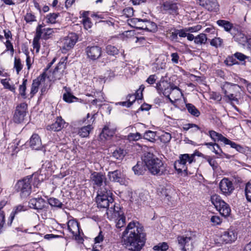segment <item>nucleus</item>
I'll list each match as a JSON object with an SVG mask.
<instances>
[{
	"label": "nucleus",
	"mask_w": 251,
	"mask_h": 251,
	"mask_svg": "<svg viewBox=\"0 0 251 251\" xmlns=\"http://www.w3.org/2000/svg\"><path fill=\"white\" fill-rule=\"evenodd\" d=\"M172 138V136L168 132H164L160 136V140L163 143H169Z\"/></svg>",
	"instance_id": "obj_52"
},
{
	"label": "nucleus",
	"mask_w": 251,
	"mask_h": 251,
	"mask_svg": "<svg viewBox=\"0 0 251 251\" xmlns=\"http://www.w3.org/2000/svg\"><path fill=\"white\" fill-rule=\"evenodd\" d=\"M122 236L125 244L132 251H139L145 245L143 227L138 221L128 223Z\"/></svg>",
	"instance_id": "obj_1"
},
{
	"label": "nucleus",
	"mask_w": 251,
	"mask_h": 251,
	"mask_svg": "<svg viewBox=\"0 0 251 251\" xmlns=\"http://www.w3.org/2000/svg\"><path fill=\"white\" fill-rule=\"evenodd\" d=\"M64 69L63 62H59L54 70L50 72L48 78L50 81H54L56 80L60 79L63 75V71Z\"/></svg>",
	"instance_id": "obj_18"
},
{
	"label": "nucleus",
	"mask_w": 251,
	"mask_h": 251,
	"mask_svg": "<svg viewBox=\"0 0 251 251\" xmlns=\"http://www.w3.org/2000/svg\"><path fill=\"white\" fill-rule=\"evenodd\" d=\"M6 201H0V233L2 232V228L5 223L4 214L3 211L1 209L6 205Z\"/></svg>",
	"instance_id": "obj_36"
},
{
	"label": "nucleus",
	"mask_w": 251,
	"mask_h": 251,
	"mask_svg": "<svg viewBox=\"0 0 251 251\" xmlns=\"http://www.w3.org/2000/svg\"><path fill=\"white\" fill-rule=\"evenodd\" d=\"M197 3L210 11L217 12L219 5L216 0H197Z\"/></svg>",
	"instance_id": "obj_16"
},
{
	"label": "nucleus",
	"mask_w": 251,
	"mask_h": 251,
	"mask_svg": "<svg viewBox=\"0 0 251 251\" xmlns=\"http://www.w3.org/2000/svg\"><path fill=\"white\" fill-rule=\"evenodd\" d=\"M206 159L209 165L213 168V169L217 168L218 163L214 158H212L210 156H207L206 157Z\"/></svg>",
	"instance_id": "obj_58"
},
{
	"label": "nucleus",
	"mask_w": 251,
	"mask_h": 251,
	"mask_svg": "<svg viewBox=\"0 0 251 251\" xmlns=\"http://www.w3.org/2000/svg\"><path fill=\"white\" fill-rule=\"evenodd\" d=\"M68 230L72 234L73 238L78 241L82 240L80 235V227L78 222L75 220H70L67 223Z\"/></svg>",
	"instance_id": "obj_12"
},
{
	"label": "nucleus",
	"mask_w": 251,
	"mask_h": 251,
	"mask_svg": "<svg viewBox=\"0 0 251 251\" xmlns=\"http://www.w3.org/2000/svg\"><path fill=\"white\" fill-rule=\"evenodd\" d=\"M27 105L25 103H21L16 107L13 116V121L16 123H21L25 119Z\"/></svg>",
	"instance_id": "obj_14"
},
{
	"label": "nucleus",
	"mask_w": 251,
	"mask_h": 251,
	"mask_svg": "<svg viewBox=\"0 0 251 251\" xmlns=\"http://www.w3.org/2000/svg\"><path fill=\"white\" fill-rule=\"evenodd\" d=\"M231 35L235 41L243 45L247 43L249 40L244 33L238 30L236 28L233 29V31L231 32Z\"/></svg>",
	"instance_id": "obj_25"
},
{
	"label": "nucleus",
	"mask_w": 251,
	"mask_h": 251,
	"mask_svg": "<svg viewBox=\"0 0 251 251\" xmlns=\"http://www.w3.org/2000/svg\"><path fill=\"white\" fill-rule=\"evenodd\" d=\"M201 27L202 26L201 25H198L195 26L187 28V30L188 31V32H196L200 30L201 29Z\"/></svg>",
	"instance_id": "obj_64"
},
{
	"label": "nucleus",
	"mask_w": 251,
	"mask_h": 251,
	"mask_svg": "<svg viewBox=\"0 0 251 251\" xmlns=\"http://www.w3.org/2000/svg\"><path fill=\"white\" fill-rule=\"evenodd\" d=\"M77 39L78 37L75 33H71L69 34L62 41V52L65 53L72 49L76 43Z\"/></svg>",
	"instance_id": "obj_11"
},
{
	"label": "nucleus",
	"mask_w": 251,
	"mask_h": 251,
	"mask_svg": "<svg viewBox=\"0 0 251 251\" xmlns=\"http://www.w3.org/2000/svg\"><path fill=\"white\" fill-rule=\"evenodd\" d=\"M106 51L109 55H115L118 54L119 50L116 47L109 45L106 46Z\"/></svg>",
	"instance_id": "obj_47"
},
{
	"label": "nucleus",
	"mask_w": 251,
	"mask_h": 251,
	"mask_svg": "<svg viewBox=\"0 0 251 251\" xmlns=\"http://www.w3.org/2000/svg\"><path fill=\"white\" fill-rule=\"evenodd\" d=\"M108 176L109 179L112 181L120 183L123 182L122 174L119 170L109 172Z\"/></svg>",
	"instance_id": "obj_28"
},
{
	"label": "nucleus",
	"mask_w": 251,
	"mask_h": 251,
	"mask_svg": "<svg viewBox=\"0 0 251 251\" xmlns=\"http://www.w3.org/2000/svg\"><path fill=\"white\" fill-rule=\"evenodd\" d=\"M48 202L51 206L61 208L63 205L61 202H60L58 199L54 198H50L48 200Z\"/></svg>",
	"instance_id": "obj_48"
},
{
	"label": "nucleus",
	"mask_w": 251,
	"mask_h": 251,
	"mask_svg": "<svg viewBox=\"0 0 251 251\" xmlns=\"http://www.w3.org/2000/svg\"><path fill=\"white\" fill-rule=\"evenodd\" d=\"M63 99L64 100L68 103L73 102L75 101V100L77 99L75 97L72 95L69 92H67L64 94Z\"/></svg>",
	"instance_id": "obj_49"
},
{
	"label": "nucleus",
	"mask_w": 251,
	"mask_h": 251,
	"mask_svg": "<svg viewBox=\"0 0 251 251\" xmlns=\"http://www.w3.org/2000/svg\"><path fill=\"white\" fill-rule=\"evenodd\" d=\"M168 247L169 246L166 243L163 242L154 246L153 249L155 251H166L168 250Z\"/></svg>",
	"instance_id": "obj_54"
},
{
	"label": "nucleus",
	"mask_w": 251,
	"mask_h": 251,
	"mask_svg": "<svg viewBox=\"0 0 251 251\" xmlns=\"http://www.w3.org/2000/svg\"><path fill=\"white\" fill-rule=\"evenodd\" d=\"M30 146L33 149L39 150L42 147V142L40 137L37 134H33L30 139Z\"/></svg>",
	"instance_id": "obj_27"
},
{
	"label": "nucleus",
	"mask_w": 251,
	"mask_h": 251,
	"mask_svg": "<svg viewBox=\"0 0 251 251\" xmlns=\"http://www.w3.org/2000/svg\"><path fill=\"white\" fill-rule=\"evenodd\" d=\"M1 83L3 85L4 88L8 89L14 93L16 92V87L14 84H10L9 80L7 79H3L1 80Z\"/></svg>",
	"instance_id": "obj_39"
},
{
	"label": "nucleus",
	"mask_w": 251,
	"mask_h": 251,
	"mask_svg": "<svg viewBox=\"0 0 251 251\" xmlns=\"http://www.w3.org/2000/svg\"><path fill=\"white\" fill-rule=\"evenodd\" d=\"M195 155L194 154H181L179 157V159L175 162V168L178 173L184 172L186 174L187 168L186 166L188 162L189 164L192 163L194 160Z\"/></svg>",
	"instance_id": "obj_9"
},
{
	"label": "nucleus",
	"mask_w": 251,
	"mask_h": 251,
	"mask_svg": "<svg viewBox=\"0 0 251 251\" xmlns=\"http://www.w3.org/2000/svg\"><path fill=\"white\" fill-rule=\"evenodd\" d=\"M132 170L134 174L139 176L143 175L146 171V167L143 162H138L135 166L133 167Z\"/></svg>",
	"instance_id": "obj_31"
},
{
	"label": "nucleus",
	"mask_w": 251,
	"mask_h": 251,
	"mask_svg": "<svg viewBox=\"0 0 251 251\" xmlns=\"http://www.w3.org/2000/svg\"><path fill=\"white\" fill-rule=\"evenodd\" d=\"M166 37L172 41H177V29L171 28L167 30Z\"/></svg>",
	"instance_id": "obj_34"
},
{
	"label": "nucleus",
	"mask_w": 251,
	"mask_h": 251,
	"mask_svg": "<svg viewBox=\"0 0 251 251\" xmlns=\"http://www.w3.org/2000/svg\"><path fill=\"white\" fill-rule=\"evenodd\" d=\"M58 14L56 13H50L47 15L46 20L47 23L50 24H54L56 22V19L58 17Z\"/></svg>",
	"instance_id": "obj_51"
},
{
	"label": "nucleus",
	"mask_w": 251,
	"mask_h": 251,
	"mask_svg": "<svg viewBox=\"0 0 251 251\" xmlns=\"http://www.w3.org/2000/svg\"><path fill=\"white\" fill-rule=\"evenodd\" d=\"M123 13L126 17H130L133 15V9L131 7H127L123 10Z\"/></svg>",
	"instance_id": "obj_59"
},
{
	"label": "nucleus",
	"mask_w": 251,
	"mask_h": 251,
	"mask_svg": "<svg viewBox=\"0 0 251 251\" xmlns=\"http://www.w3.org/2000/svg\"><path fill=\"white\" fill-rule=\"evenodd\" d=\"M106 214L107 218L110 220H114L116 223V226L117 228H120L124 226L126 224V218L124 212L119 205H114V207L108 208L107 210Z\"/></svg>",
	"instance_id": "obj_4"
},
{
	"label": "nucleus",
	"mask_w": 251,
	"mask_h": 251,
	"mask_svg": "<svg viewBox=\"0 0 251 251\" xmlns=\"http://www.w3.org/2000/svg\"><path fill=\"white\" fill-rule=\"evenodd\" d=\"M128 98H133V102L135 101V100H141L143 97L142 93H141L139 91H137L136 93V95H128L127 96Z\"/></svg>",
	"instance_id": "obj_57"
},
{
	"label": "nucleus",
	"mask_w": 251,
	"mask_h": 251,
	"mask_svg": "<svg viewBox=\"0 0 251 251\" xmlns=\"http://www.w3.org/2000/svg\"><path fill=\"white\" fill-rule=\"evenodd\" d=\"M27 210L26 207L25 206L23 205L19 204L16 206H15L13 211L11 212L10 218V224L12 222L14 218L15 215L19 212L25 211Z\"/></svg>",
	"instance_id": "obj_33"
},
{
	"label": "nucleus",
	"mask_w": 251,
	"mask_h": 251,
	"mask_svg": "<svg viewBox=\"0 0 251 251\" xmlns=\"http://www.w3.org/2000/svg\"><path fill=\"white\" fill-rule=\"evenodd\" d=\"M210 200L212 204L222 216L225 217L229 216L231 212L230 207L221 199L220 196L217 194L213 195L211 196Z\"/></svg>",
	"instance_id": "obj_8"
},
{
	"label": "nucleus",
	"mask_w": 251,
	"mask_h": 251,
	"mask_svg": "<svg viewBox=\"0 0 251 251\" xmlns=\"http://www.w3.org/2000/svg\"><path fill=\"white\" fill-rule=\"evenodd\" d=\"M115 131L116 128L112 127L110 124H109L104 126L100 135L103 136L105 138L106 137H111L114 135Z\"/></svg>",
	"instance_id": "obj_30"
},
{
	"label": "nucleus",
	"mask_w": 251,
	"mask_h": 251,
	"mask_svg": "<svg viewBox=\"0 0 251 251\" xmlns=\"http://www.w3.org/2000/svg\"><path fill=\"white\" fill-rule=\"evenodd\" d=\"M162 6L164 10L168 11L170 13H177L178 7L177 4L170 0H167L164 2Z\"/></svg>",
	"instance_id": "obj_26"
},
{
	"label": "nucleus",
	"mask_w": 251,
	"mask_h": 251,
	"mask_svg": "<svg viewBox=\"0 0 251 251\" xmlns=\"http://www.w3.org/2000/svg\"><path fill=\"white\" fill-rule=\"evenodd\" d=\"M90 179L94 186L100 187L105 181L106 178L101 173L94 172L91 174Z\"/></svg>",
	"instance_id": "obj_23"
},
{
	"label": "nucleus",
	"mask_w": 251,
	"mask_h": 251,
	"mask_svg": "<svg viewBox=\"0 0 251 251\" xmlns=\"http://www.w3.org/2000/svg\"><path fill=\"white\" fill-rule=\"evenodd\" d=\"M40 38L36 34L33 40V47L34 49L36 50V53L39 52L40 48Z\"/></svg>",
	"instance_id": "obj_53"
},
{
	"label": "nucleus",
	"mask_w": 251,
	"mask_h": 251,
	"mask_svg": "<svg viewBox=\"0 0 251 251\" xmlns=\"http://www.w3.org/2000/svg\"><path fill=\"white\" fill-rule=\"evenodd\" d=\"M225 62L226 65L229 66H232L233 64L237 63V61L233 56L228 57L225 60Z\"/></svg>",
	"instance_id": "obj_61"
},
{
	"label": "nucleus",
	"mask_w": 251,
	"mask_h": 251,
	"mask_svg": "<svg viewBox=\"0 0 251 251\" xmlns=\"http://www.w3.org/2000/svg\"><path fill=\"white\" fill-rule=\"evenodd\" d=\"M85 52L87 58L92 61L98 59L102 54L101 49L98 46H88L85 48Z\"/></svg>",
	"instance_id": "obj_13"
},
{
	"label": "nucleus",
	"mask_w": 251,
	"mask_h": 251,
	"mask_svg": "<svg viewBox=\"0 0 251 251\" xmlns=\"http://www.w3.org/2000/svg\"><path fill=\"white\" fill-rule=\"evenodd\" d=\"M156 88L159 93L162 92L167 97L171 95L172 98L175 100H179L183 96L182 92L178 87L164 80H161L158 82Z\"/></svg>",
	"instance_id": "obj_3"
},
{
	"label": "nucleus",
	"mask_w": 251,
	"mask_h": 251,
	"mask_svg": "<svg viewBox=\"0 0 251 251\" xmlns=\"http://www.w3.org/2000/svg\"><path fill=\"white\" fill-rule=\"evenodd\" d=\"M237 238V233L234 230L229 229L225 231L220 237V241L225 244L231 243Z\"/></svg>",
	"instance_id": "obj_17"
},
{
	"label": "nucleus",
	"mask_w": 251,
	"mask_h": 251,
	"mask_svg": "<svg viewBox=\"0 0 251 251\" xmlns=\"http://www.w3.org/2000/svg\"><path fill=\"white\" fill-rule=\"evenodd\" d=\"M65 124V122L62 118L61 117H58L54 123L52 124L51 125L47 126V129L49 130H52L53 131H60L64 127Z\"/></svg>",
	"instance_id": "obj_24"
},
{
	"label": "nucleus",
	"mask_w": 251,
	"mask_h": 251,
	"mask_svg": "<svg viewBox=\"0 0 251 251\" xmlns=\"http://www.w3.org/2000/svg\"><path fill=\"white\" fill-rule=\"evenodd\" d=\"M145 27L146 30L151 32L155 31L157 29V25L156 24L149 20L146 21V25Z\"/></svg>",
	"instance_id": "obj_45"
},
{
	"label": "nucleus",
	"mask_w": 251,
	"mask_h": 251,
	"mask_svg": "<svg viewBox=\"0 0 251 251\" xmlns=\"http://www.w3.org/2000/svg\"><path fill=\"white\" fill-rule=\"evenodd\" d=\"M156 136L155 132L151 130L147 131L143 135L144 139L151 142H153Z\"/></svg>",
	"instance_id": "obj_46"
},
{
	"label": "nucleus",
	"mask_w": 251,
	"mask_h": 251,
	"mask_svg": "<svg viewBox=\"0 0 251 251\" xmlns=\"http://www.w3.org/2000/svg\"><path fill=\"white\" fill-rule=\"evenodd\" d=\"M245 194L247 201L251 202V180L246 184Z\"/></svg>",
	"instance_id": "obj_43"
},
{
	"label": "nucleus",
	"mask_w": 251,
	"mask_h": 251,
	"mask_svg": "<svg viewBox=\"0 0 251 251\" xmlns=\"http://www.w3.org/2000/svg\"><path fill=\"white\" fill-rule=\"evenodd\" d=\"M207 40L206 35L204 33H201L195 36V43L198 45L204 44L206 43Z\"/></svg>",
	"instance_id": "obj_41"
},
{
	"label": "nucleus",
	"mask_w": 251,
	"mask_h": 251,
	"mask_svg": "<svg viewBox=\"0 0 251 251\" xmlns=\"http://www.w3.org/2000/svg\"><path fill=\"white\" fill-rule=\"evenodd\" d=\"M196 239V234L191 231H187L184 234L177 237L178 244L182 251H189L193 248V243Z\"/></svg>",
	"instance_id": "obj_5"
},
{
	"label": "nucleus",
	"mask_w": 251,
	"mask_h": 251,
	"mask_svg": "<svg viewBox=\"0 0 251 251\" xmlns=\"http://www.w3.org/2000/svg\"><path fill=\"white\" fill-rule=\"evenodd\" d=\"M143 161L149 172L152 175L161 176L167 173V165L152 153H145Z\"/></svg>",
	"instance_id": "obj_2"
},
{
	"label": "nucleus",
	"mask_w": 251,
	"mask_h": 251,
	"mask_svg": "<svg viewBox=\"0 0 251 251\" xmlns=\"http://www.w3.org/2000/svg\"><path fill=\"white\" fill-rule=\"evenodd\" d=\"M211 150L216 154L218 155L219 157H221V158L226 157V158L229 159L231 157L230 155L223 152L219 146V148H216V146H214Z\"/></svg>",
	"instance_id": "obj_38"
},
{
	"label": "nucleus",
	"mask_w": 251,
	"mask_h": 251,
	"mask_svg": "<svg viewBox=\"0 0 251 251\" xmlns=\"http://www.w3.org/2000/svg\"><path fill=\"white\" fill-rule=\"evenodd\" d=\"M210 221L214 226L220 225L222 222V220L220 217L217 216H212Z\"/></svg>",
	"instance_id": "obj_62"
},
{
	"label": "nucleus",
	"mask_w": 251,
	"mask_h": 251,
	"mask_svg": "<svg viewBox=\"0 0 251 251\" xmlns=\"http://www.w3.org/2000/svg\"><path fill=\"white\" fill-rule=\"evenodd\" d=\"M142 138V136L139 132L130 133L127 136V139L129 141H136Z\"/></svg>",
	"instance_id": "obj_50"
},
{
	"label": "nucleus",
	"mask_w": 251,
	"mask_h": 251,
	"mask_svg": "<svg viewBox=\"0 0 251 251\" xmlns=\"http://www.w3.org/2000/svg\"><path fill=\"white\" fill-rule=\"evenodd\" d=\"M23 68V65L22 63L21 60L20 58L15 57L14 62V69L16 70V74L19 75L20 71Z\"/></svg>",
	"instance_id": "obj_40"
},
{
	"label": "nucleus",
	"mask_w": 251,
	"mask_h": 251,
	"mask_svg": "<svg viewBox=\"0 0 251 251\" xmlns=\"http://www.w3.org/2000/svg\"><path fill=\"white\" fill-rule=\"evenodd\" d=\"M111 195L112 193L110 191L107 190L106 188H100L98 192L96 198L98 206L100 208H106L111 204L112 205L111 207H113L115 204H113V199Z\"/></svg>",
	"instance_id": "obj_6"
},
{
	"label": "nucleus",
	"mask_w": 251,
	"mask_h": 251,
	"mask_svg": "<svg viewBox=\"0 0 251 251\" xmlns=\"http://www.w3.org/2000/svg\"><path fill=\"white\" fill-rule=\"evenodd\" d=\"M46 77V74L45 73H44L36 79L33 80L30 92V98H32L38 92L39 86L40 84L45 82Z\"/></svg>",
	"instance_id": "obj_19"
},
{
	"label": "nucleus",
	"mask_w": 251,
	"mask_h": 251,
	"mask_svg": "<svg viewBox=\"0 0 251 251\" xmlns=\"http://www.w3.org/2000/svg\"><path fill=\"white\" fill-rule=\"evenodd\" d=\"M32 177L31 176H27L23 179L19 180L15 184V190L19 193L21 198H26L30 194Z\"/></svg>",
	"instance_id": "obj_7"
},
{
	"label": "nucleus",
	"mask_w": 251,
	"mask_h": 251,
	"mask_svg": "<svg viewBox=\"0 0 251 251\" xmlns=\"http://www.w3.org/2000/svg\"><path fill=\"white\" fill-rule=\"evenodd\" d=\"M29 206L30 208L37 210H42L46 207L47 203L42 198H32L29 201Z\"/></svg>",
	"instance_id": "obj_22"
},
{
	"label": "nucleus",
	"mask_w": 251,
	"mask_h": 251,
	"mask_svg": "<svg viewBox=\"0 0 251 251\" xmlns=\"http://www.w3.org/2000/svg\"><path fill=\"white\" fill-rule=\"evenodd\" d=\"M42 25H39L36 28V34L40 38H42L44 39L50 38L53 33L52 28H44Z\"/></svg>",
	"instance_id": "obj_21"
},
{
	"label": "nucleus",
	"mask_w": 251,
	"mask_h": 251,
	"mask_svg": "<svg viewBox=\"0 0 251 251\" xmlns=\"http://www.w3.org/2000/svg\"><path fill=\"white\" fill-rule=\"evenodd\" d=\"M193 127H195L197 131L199 130L200 129V127H199V126L194 124H187L184 125L183 127V129L185 131H187L191 128H193Z\"/></svg>",
	"instance_id": "obj_60"
},
{
	"label": "nucleus",
	"mask_w": 251,
	"mask_h": 251,
	"mask_svg": "<svg viewBox=\"0 0 251 251\" xmlns=\"http://www.w3.org/2000/svg\"><path fill=\"white\" fill-rule=\"evenodd\" d=\"M216 23L219 26L223 27L225 31L229 32L230 34L231 32L233 31V29H235L233 24L229 21L224 20H218Z\"/></svg>",
	"instance_id": "obj_29"
},
{
	"label": "nucleus",
	"mask_w": 251,
	"mask_h": 251,
	"mask_svg": "<svg viewBox=\"0 0 251 251\" xmlns=\"http://www.w3.org/2000/svg\"><path fill=\"white\" fill-rule=\"evenodd\" d=\"M126 151L124 149L118 148L112 153V156L117 160H122L125 157Z\"/></svg>",
	"instance_id": "obj_35"
},
{
	"label": "nucleus",
	"mask_w": 251,
	"mask_h": 251,
	"mask_svg": "<svg viewBox=\"0 0 251 251\" xmlns=\"http://www.w3.org/2000/svg\"><path fill=\"white\" fill-rule=\"evenodd\" d=\"M223 43V40L220 37H215L210 41V45L216 48L220 46Z\"/></svg>",
	"instance_id": "obj_55"
},
{
	"label": "nucleus",
	"mask_w": 251,
	"mask_h": 251,
	"mask_svg": "<svg viewBox=\"0 0 251 251\" xmlns=\"http://www.w3.org/2000/svg\"><path fill=\"white\" fill-rule=\"evenodd\" d=\"M186 108L192 115L195 117H199L200 115L199 110L192 104L187 103L186 104Z\"/></svg>",
	"instance_id": "obj_37"
},
{
	"label": "nucleus",
	"mask_w": 251,
	"mask_h": 251,
	"mask_svg": "<svg viewBox=\"0 0 251 251\" xmlns=\"http://www.w3.org/2000/svg\"><path fill=\"white\" fill-rule=\"evenodd\" d=\"M27 82V80L26 79H24L22 84L20 85L19 86V94L21 96V97L24 99L26 98L25 91L26 89V85Z\"/></svg>",
	"instance_id": "obj_42"
},
{
	"label": "nucleus",
	"mask_w": 251,
	"mask_h": 251,
	"mask_svg": "<svg viewBox=\"0 0 251 251\" xmlns=\"http://www.w3.org/2000/svg\"><path fill=\"white\" fill-rule=\"evenodd\" d=\"M82 23L86 29H88L92 27V23H91L90 19H83Z\"/></svg>",
	"instance_id": "obj_63"
},
{
	"label": "nucleus",
	"mask_w": 251,
	"mask_h": 251,
	"mask_svg": "<svg viewBox=\"0 0 251 251\" xmlns=\"http://www.w3.org/2000/svg\"><path fill=\"white\" fill-rule=\"evenodd\" d=\"M25 20L26 23H31L36 21V17L31 12H28L25 14Z\"/></svg>",
	"instance_id": "obj_56"
},
{
	"label": "nucleus",
	"mask_w": 251,
	"mask_h": 251,
	"mask_svg": "<svg viewBox=\"0 0 251 251\" xmlns=\"http://www.w3.org/2000/svg\"><path fill=\"white\" fill-rule=\"evenodd\" d=\"M219 186L221 192L225 195H230L234 189L232 181L227 178L222 179Z\"/></svg>",
	"instance_id": "obj_15"
},
{
	"label": "nucleus",
	"mask_w": 251,
	"mask_h": 251,
	"mask_svg": "<svg viewBox=\"0 0 251 251\" xmlns=\"http://www.w3.org/2000/svg\"><path fill=\"white\" fill-rule=\"evenodd\" d=\"M209 135L211 138L214 142L221 141L224 143L226 138L223 136L221 134L219 133L214 130H210L209 131Z\"/></svg>",
	"instance_id": "obj_32"
},
{
	"label": "nucleus",
	"mask_w": 251,
	"mask_h": 251,
	"mask_svg": "<svg viewBox=\"0 0 251 251\" xmlns=\"http://www.w3.org/2000/svg\"><path fill=\"white\" fill-rule=\"evenodd\" d=\"M166 62L165 59L163 58L162 59L161 58H158L156 60V62L154 64L156 71L160 69H164L166 68Z\"/></svg>",
	"instance_id": "obj_44"
},
{
	"label": "nucleus",
	"mask_w": 251,
	"mask_h": 251,
	"mask_svg": "<svg viewBox=\"0 0 251 251\" xmlns=\"http://www.w3.org/2000/svg\"><path fill=\"white\" fill-rule=\"evenodd\" d=\"M94 127L91 124H88L86 126H82L80 128H73L72 132L76 133L81 138H85L89 136L91 131L93 130Z\"/></svg>",
	"instance_id": "obj_20"
},
{
	"label": "nucleus",
	"mask_w": 251,
	"mask_h": 251,
	"mask_svg": "<svg viewBox=\"0 0 251 251\" xmlns=\"http://www.w3.org/2000/svg\"><path fill=\"white\" fill-rule=\"evenodd\" d=\"M222 88L225 96L230 101H237L236 97L238 96L240 90V87L239 85L226 82L223 84Z\"/></svg>",
	"instance_id": "obj_10"
}]
</instances>
